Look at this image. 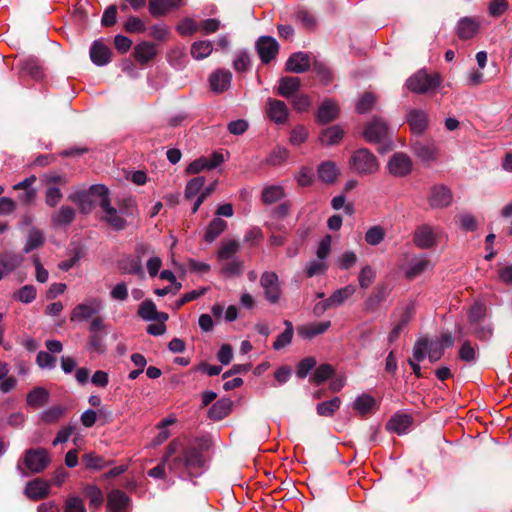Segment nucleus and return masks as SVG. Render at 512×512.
<instances>
[{
  "label": "nucleus",
  "mask_w": 512,
  "mask_h": 512,
  "mask_svg": "<svg viewBox=\"0 0 512 512\" xmlns=\"http://www.w3.org/2000/svg\"><path fill=\"white\" fill-rule=\"evenodd\" d=\"M176 30L182 36H191L199 30V26L193 19L184 18L178 23Z\"/></svg>",
  "instance_id": "57"
},
{
  "label": "nucleus",
  "mask_w": 512,
  "mask_h": 512,
  "mask_svg": "<svg viewBox=\"0 0 512 512\" xmlns=\"http://www.w3.org/2000/svg\"><path fill=\"white\" fill-rule=\"evenodd\" d=\"M442 82L438 73L428 74L420 70L407 80V88L417 94H424L437 89Z\"/></svg>",
  "instance_id": "4"
},
{
  "label": "nucleus",
  "mask_w": 512,
  "mask_h": 512,
  "mask_svg": "<svg viewBox=\"0 0 512 512\" xmlns=\"http://www.w3.org/2000/svg\"><path fill=\"white\" fill-rule=\"evenodd\" d=\"M240 249V245L235 240H229L222 242L221 247L218 251V259L220 261L230 260L233 258L234 254H236Z\"/></svg>",
  "instance_id": "45"
},
{
  "label": "nucleus",
  "mask_w": 512,
  "mask_h": 512,
  "mask_svg": "<svg viewBox=\"0 0 512 512\" xmlns=\"http://www.w3.org/2000/svg\"><path fill=\"white\" fill-rule=\"evenodd\" d=\"M376 102V97L371 92H365L356 104V111L360 114L367 113Z\"/></svg>",
  "instance_id": "59"
},
{
  "label": "nucleus",
  "mask_w": 512,
  "mask_h": 512,
  "mask_svg": "<svg viewBox=\"0 0 512 512\" xmlns=\"http://www.w3.org/2000/svg\"><path fill=\"white\" fill-rule=\"evenodd\" d=\"M406 119L413 134L421 135L428 127L429 117L424 110L411 109Z\"/></svg>",
  "instance_id": "14"
},
{
  "label": "nucleus",
  "mask_w": 512,
  "mask_h": 512,
  "mask_svg": "<svg viewBox=\"0 0 512 512\" xmlns=\"http://www.w3.org/2000/svg\"><path fill=\"white\" fill-rule=\"evenodd\" d=\"M91 61L97 66H104L110 62L111 50L101 41H94L90 48Z\"/></svg>",
  "instance_id": "24"
},
{
  "label": "nucleus",
  "mask_w": 512,
  "mask_h": 512,
  "mask_svg": "<svg viewBox=\"0 0 512 512\" xmlns=\"http://www.w3.org/2000/svg\"><path fill=\"white\" fill-rule=\"evenodd\" d=\"M227 228L226 221L217 217L208 225L204 234V240L208 243L214 242Z\"/></svg>",
  "instance_id": "35"
},
{
  "label": "nucleus",
  "mask_w": 512,
  "mask_h": 512,
  "mask_svg": "<svg viewBox=\"0 0 512 512\" xmlns=\"http://www.w3.org/2000/svg\"><path fill=\"white\" fill-rule=\"evenodd\" d=\"M385 238V230L380 225L370 227L365 233V241L371 246L379 245Z\"/></svg>",
  "instance_id": "49"
},
{
  "label": "nucleus",
  "mask_w": 512,
  "mask_h": 512,
  "mask_svg": "<svg viewBox=\"0 0 512 512\" xmlns=\"http://www.w3.org/2000/svg\"><path fill=\"white\" fill-rule=\"evenodd\" d=\"M65 408L61 405L52 406L40 414V419L44 423L51 424L57 422L64 414Z\"/></svg>",
  "instance_id": "48"
},
{
  "label": "nucleus",
  "mask_w": 512,
  "mask_h": 512,
  "mask_svg": "<svg viewBox=\"0 0 512 512\" xmlns=\"http://www.w3.org/2000/svg\"><path fill=\"white\" fill-rule=\"evenodd\" d=\"M119 211L125 216V217H138L139 210L137 206V202L134 198L128 197L123 198L118 203Z\"/></svg>",
  "instance_id": "46"
},
{
  "label": "nucleus",
  "mask_w": 512,
  "mask_h": 512,
  "mask_svg": "<svg viewBox=\"0 0 512 512\" xmlns=\"http://www.w3.org/2000/svg\"><path fill=\"white\" fill-rule=\"evenodd\" d=\"M213 51V45L209 40L195 41L191 45V55L195 60H202L208 57Z\"/></svg>",
  "instance_id": "40"
},
{
  "label": "nucleus",
  "mask_w": 512,
  "mask_h": 512,
  "mask_svg": "<svg viewBox=\"0 0 512 512\" xmlns=\"http://www.w3.org/2000/svg\"><path fill=\"white\" fill-rule=\"evenodd\" d=\"M457 222L459 223L460 229L465 232H474L478 228V223L475 216L470 213L459 214L457 216Z\"/></svg>",
  "instance_id": "50"
},
{
  "label": "nucleus",
  "mask_w": 512,
  "mask_h": 512,
  "mask_svg": "<svg viewBox=\"0 0 512 512\" xmlns=\"http://www.w3.org/2000/svg\"><path fill=\"white\" fill-rule=\"evenodd\" d=\"M243 267L244 262L234 257L222 266L221 272L226 277L238 276L242 273Z\"/></svg>",
  "instance_id": "47"
},
{
  "label": "nucleus",
  "mask_w": 512,
  "mask_h": 512,
  "mask_svg": "<svg viewBox=\"0 0 512 512\" xmlns=\"http://www.w3.org/2000/svg\"><path fill=\"white\" fill-rule=\"evenodd\" d=\"M64 512H87L84 501L77 495H69L64 503Z\"/></svg>",
  "instance_id": "51"
},
{
  "label": "nucleus",
  "mask_w": 512,
  "mask_h": 512,
  "mask_svg": "<svg viewBox=\"0 0 512 512\" xmlns=\"http://www.w3.org/2000/svg\"><path fill=\"white\" fill-rule=\"evenodd\" d=\"M204 465L202 450L196 445L185 447L180 456L175 457L169 463V469L182 477L185 473L196 474Z\"/></svg>",
  "instance_id": "2"
},
{
  "label": "nucleus",
  "mask_w": 512,
  "mask_h": 512,
  "mask_svg": "<svg viewBox=\"0 0 512 512\" xmlns=\"http://www.w3.org/2000/svg\"><path fill=\"white\" fill-rule=\"evenodd\" d=\"M44 243V233L41 230L33 227L29 230L23 251L25 253H30L31 251L41 247Z\"/></svg>",
  "instance_id": "39"
},
{
  "label": "nucleus",
  "mask_w": 512,
  "mask_h": 512,
  "mask_svg": "<svg viewBox=\"0 0 512 512\" xmlns=\"http://www.w3.org/2000/svg\"><path fill=\"white\" fill-rule=\"evenodd\" d=\"M25 467L33 472L43 471L50 463V458L44 448L28 449L23 459Z\"/></svg>",
  "instance_id": "6"
},
{
  "label": "nucleus",
  "mask_w": 512,
  "mask_h": 512,
  "mask_svg": "<svg viewBox=\"0 0 512 512\" xmlns=\"http://www.w3.org/2000/svg\"><path fill=\"white\" fill-rule=\"evenodd\" d=\"M478 28V23L475 20L464 17L458 21L457 35L462 40H469L476 35Z\"/></svg>",
  "instance_id": "29"
},
{
  "label": "nucleus",
  "mask_w": 512,
  "mask_h": 512,
  "mask_svg": "<svg viewBox=\"0 0 512 512\" xmlns=\"http://www.w3.org/2000/svg\"><path fill=\"white\" fill-rule=\"evenodd\" d=\"M14 298L25 304L31 303L36 298V289L32 285H25L15 293Z\"/></svg>",
  "instance_id": "61"
},
{
  "label": "nucleus",
  "mask_w": 512,
  "mask_h": 512,
  "mask_svg": "<svg viewBox=\"0 0 512 512\" xmlns=\"http://www.w3.org/2000/svg\"><path fill=\"white\" fill-rule=\"evenodd\" d=\"M469 333L479 341H490L494 333V325L487 317V308L481 302L474 303L468 313Z\"/></svg>",
  "instance_id": "1"
},
{
  "label": "nucleus",
  "mask_w": 512,
  "mask_h": 512,
  "mask_svg": "<svg viewBox=\"0 0 512 512\" xmlns=\"http://www.w3.org/2000/svg\"><path fill=\"white\" fill-rule=\"evenodd\" d=\"M204 183H205L204 177H195V178L191 179L185 187V191H184L185 198L192 199L197 194L201 193Z\"/></svg>",
  "instance_id": "52"
},
{
  "label": "nucleus",
  "mask_w": 512,
  "mask_h": 512,
  "mask_svg": "<svg viewBox=\"0 0 512 512\" xmlns=\"http://www.w3.org/2000/svg\"><path fill=\"white\" fill-rule=\"evenodd\" d=\"M334 374V369L330 364H321L318 366L311 378L316 384H321Z\"/></svg>",
  "instance_id": "56"
},
{
  "label": "nucleus",
  "mask_w": 512,
  "mask_h": 512,
  "mask_svg": "<svg viewBox=\"0 0 512 512\" xmlns=\"http://www.w3.org/2000/svg\"><path fill=\"white\" fill-rule=\"evenodd\" d=\"M389 126L381 117H373L365 126L363 135L368 142L379 143L389 135Z\"/></svg>",
  "instance_id": "8"
},
{
  "label": "nucleus",
  "mask_w": 512,
  "mask_h": 512,
  "mask_svg": "<svg viewBox=\"0 0 512 512\" xmlns=\"http://www.w3.org/2000/svg\"><path fill=\"white\" fill-rule=\"evenodd\" d=\"M431 267V262L427 259L426 256L415 257L412 259L409 266L405 270V276L407 279H414Z\"/></svg>",
  "instance_id": "27"
},
{
  "label": "nucleus",
  "mask_w": 512,
  "mask_h": 512,
  "mask_svg": "<svg viewBox=\"0 0 512 512\" xmlns=\"http://www.w3.org/2000/svg\"><path fill=\"white\" fill-rule=\"evenodd\" d=\"M339 106L332 100H325L318 108L316 120L321 124L334 121L339 115Z\"/></svg>",
  "instance_id": "23"
},
{
  "label": "nucleus",
  "mask_w": 512,
  "mask_h": 512,
  "mask_svg": "<svg viewBox=\"0 0 512 512\" xmlns=\"http://www.w3.org/2000/svg\"><path fill=\"white\" fill-rule=\"evenodd\" d=\"M338 174L339 170L335 162H321L318 167L319 178L326 183L334 182Z\"/></svg>",
  "instance_id": "41"
},
{
  "label": "nucleus",
  "mask_w": 512,
  "mask_h": 512,
  "mask_svg": "<svg viewBox=\"0 0 512 512\" xmlns=\"http://www.w3.org/2000/svg\"><path fill=\"white\" fill-rule=\"evenodd\" d=\"M155 55V46L150 42H141L134 48V57L141 64L148 63L155 57Z\"/></svg>",
  "instance_id": "32"
},
{
  "label": "nucleus",
  "mask_w": 512,
  "mask_h": 512,
  "mask_svg": "<svg viewBox=\"0 0 512 512\" xmlns=\"http://www.w3.org/2000/svg\"><path fill=\"white\" fill-rule=\"evenodd\" d=\"M231 410V402L228 399H221L214 403L208 410V417L211 420L219 421L226 417Z\"/></svg>",
  "instance_id": "36"
},
{
  "label": "nucleus",
  "mask_w": 512,
  "mask_h": 512,
  "mask_svg": "<svg viewBox=\"0 0 512 512\" xmlns=\"http://www.w3.org/2000/svg\"><path fill=\"white\" fill-rule=\"evenodd\" d=\"M375 406V398L366 393L358 396L352 404V408L360 415H366L370 413L375 408Z\"/></svg>",
  "instance_id": "34"
},
{
  "label": "nucleus",
  "mask_w": 512,
  "mask_h": 512,
  "mask_svg": "<svg viewBox=\"0 0 512 512\" xmlns=\"http://www.w3.org/2000/svg\"><path fill=\"white\" fill-rule=\"evenodd\" d=\"M233 68L237 72H246L251 67V60L249 54L246 51H239L236 53L232 64Z\"/></svg>",
  "instance_id": "55"
},
{
  "label": "nucleus",
  "mask_w": 512,
  "mask_h": 512,
  "mask_svg": "<svg viewBox=\"0 0 512 512\" xmlns=\"http://www.w3.org/2000/svg\"><path fill=\"white\" fill-rule=\"evenodd\" d=\"M21 73L32 77L35 80L41 79L44 75L40 60L33 56L21 59L18 63Z\"/></svg>",
  "instance_id": "22"
},
{
  "label": "nucleus",
  "mask_w": 512,
  "mask_h": 512,
  "mask_svg": "<svg viewBox=\"0 0 512 512\" xmlns=\"http://www.w3.org/2000/svg\"><path fill=\"white\" fill-rule=\"evenodd\" d=\"M260 285L264 290L266 300L271 304L278 303L282 293L278 275L272 271H265L261 275Z\"/></svg>",
  "instance_id": "7"
},
{
  "label": "nucleus",
  "mask_w": 512,
  "mask_h": 512,
  "mask_svg": "<svg viewBox=\"0 0 512 512\" xmlns=\"http://www.w3.org/2000/svg\"><path fill=\"white\" fill-rule=\"evenodd\" d=\"M414 243L421 249H429L436 244V234L429 225L419 226L414 233Z\"/></svg>",
  "instance_id": "16"
},
{
  "label": "nucleus",
  "mask_w": 512,
  "mask_h": 512,
  "mask_svg": "<svg viewBox=\"0 0 512 512\" xmlns=\"http://www.w3.org/2000/svg\"><path fill=\"white\" fill-rule=\"evenodd\" d=\"M300 85L301 82L298 77H282L279 80L277 94L284 98H290L294 93H296L299 90Z\"/></svg>",
  "instance_id": "28"
},
{
  "label": "nucleus",
  "mask_w": 512,
  "mask_h": 512,
  "mask_svg": "<svg viewBox=\"0 0 512 512\" xmlns=\"http://www.w3.org/2000/svg\"><path fill=\"white\" fill-rule=\"evenodd\" d=\"M182 0H149V12L155 17L165 16L172 10L179 8Z\"/></svg>",
  "instance_id": "18"
},
{
  "label": "nucleus",
  "mask_w": 512,
  "mask_h": 512,
  "mask_svg": "<svg viewBox=\"0 0 512 512\" xmlns=\"http://www.w3.org/2000/svg\"><path fill=\"white\" fill-rule=\"evenodd\" d=\"M100 208L103 212L101 219L105 221L113 230L122 231L127 227L126 217L111 204L110 194L100 202Z\"/></svg>",
  "instance_id": "5"
},
{
  "label": "nucleus",
  "mask_w": 512,
  "mask_h": 512,
  "mask_svg": "<svg viewBox=\"0 0 512 512\" xmlns=\"http://www.w3.org/2000/svg\"><path fill=\"white\" fill-rule=\"evenodd\" d=\"M256 50L264 64L270 63L279 52L278 42L270 36H262L256 42Z\"/></svg>",
  "instance_id": "10"
},
{
  "label": "nucleus",
  "mask_w": 512,
  "mask_h": 512,
  "mask_svg": "<svg viewBox=\"0 0 512 512\" xmlns=\"http://www.w3.org/2000/svg\"><path fill=\"white\" fill-rule=\"evenodd\" d=\"M328 265L325 261L321 259H316L310 261L305 268L306 276L311 278L316 275L323 274L327 271Z\"/></svg>",
  "instance_id": "60"
},
{
  "label": "nucleus",
  "mask_w": 512,
  "mask_h": 512,
  "mask_svg": "<svg viewBox=\"0 0 512 512\" xmlns=\"http://www.w3.org/2000/svg\"><path fill=\"white\" fill-rule=\"evenodd\" d=\"M388 171L391 175L402 177L412 170V162H388Z\"/></svg>",
  "instance_id": "58"
},
{
  "label": "nucleus",
  "mask_w": 512,
  "mask_h": 512,
  "mask_svg": "<svg viewBox=\"0 0 512 512\" xmlns=\"http://www.w3.org/2000/svg\"><path fill=\"white\" fill-rule=\"evenodd\" d=\"M284 190L280 185L265 186L262 190V201L265 204H273L284 197Z\"/></svg>",
  "instance_id": "42"
},
{
  "label": "nucleus",
  "mask_w": 512,
  "mask_h": 512,
  "mask_svg": "<svg viewBox=\"0 0 512 512\" xmlns=\"http://www.w3.org/2000/svg\"><path fill=\"white\" fill-rule=\"evenodd\" d=\"M75 217V209L63 205L51 216V222L56 227H67L74 221Z\"/></svg>",
  "instance_id": "26"
},
{
  "label": "nucleus",
  "mask_w": 512,
  "mask_h": 512,
  "mask_svg": "<svg viewBox=\"0 0 512 512\" xmlns=\"http://www.w3.org/2000/svg\"><path fill=\"white\" fill-rule=\"evenodd\" d=\"M375 277V270L369 265L364 266L358 275L360 287L363 289L368 288L373 283Z\"/></svg>",
  "instance_id": "62"
},
{
  "label": "nucleus",
  "mask_w": 512,
  "mask_h": 512,
  "mask_svg": "<svg viewBox=\"0 0 512 512\" xmlns=\"http://www.w3.org/2000/svg\"><path fill=\"white\" fill-rule=\"evenodd\" d=\"M351 170L360 175L373 174L378 171V162H351Z\"/></svg>",
  "instance_id": "54"
},
{
  "label": "nucleus",
  "mask_w": 512,
  "mask_h": 512,
  "mask_svg": "<svg viewBox=\"0 0 512 512\" xmlns=\"http://www.w3.org/2000/svg\"><path fill=\"white\" fill-rule=\"evenodd\" d=\"M459 358L469 364H474L478 358L477 346L465 340L459 349Z\"/></svg>",
  "instance_id": "44"
},
{
  "label": "nucleus",
  "mask_w": 512,
  "mask_h": 512,
  "mask_svg": "<svg viewBox=\"0 0 512 512\" xmlns=\"http://www.w3.org/2000/svg\"><path fill=\"white\" fill-rule=\"evenodd\" d=\"M84 496L89 500L91 509H98L104 502V495L101 489L93 484H88L83 488Z\"/></svg>",
  "instance_id": "33"
},
{
  "label": "nucleus",
  "mask_w": 512,
  "mask_h": 512,
  "mask_svg": "<svg viewBox=\"0 0 512 512\" xmlns=\"http://www.w3.org/2000/svg\"><path fill=\"white\" fill-rule=\"evenodd\" d=\"M341 405V399L337 396L316 405L317 414L324 417H331Z\"/></svg>",
  "instance_id": "43"
},
{
  "label": "nucleus",
  "mask_w": 512,
  "mask_h": 512,
  "mask_svg": "<svg viewBox=\"0 0 512 512\" xmlns=\"http://www.w3.org/2000/svg\"><path fill=\"white\" fill-rule=\"evenodd\" d=\"M344 136V130L339 125H333L326 129H324L320 136L319 140L321 144L331 146L337 144L341 141Z\"/></svg>",
  "instance_id": "31"
},
{
  "label": "nucleus",
  "mask_w": 512,
  "mask_h": 512,
  "mask_svg": "<svg viewBox=\"0 0 512 512\" xmlns=\"http://www.w3.org/2000/svg\"><path fill=\"white\" fill-rule=\"evenodd\" d=\"M50 483L37 478L26 484L24 493L31 500H40L49 494Z\"/></svg>",
  "instance_id": "17"
},
{
  "label": "nucleus",
  "mask_w": 512,
  "mask_h": 512,
  "mask_svg": "<svg viewBox=\"0 0 512 512\" xmlns=\"http://www.w3.org/2000/svg\"><path fill=\"white\" fill-rule=\"evenodd\" d=\"M428 202L433 209L448 207L452 202V193L446 186H434L430 191Z\"/></svg>",
  "instance_id": "15"
},
{
  "label": "nucleus",
  "mask_w": 512,
  "mask_h": 512,
  "mask_svg": "<svg viewBox=\"0 0 512 512\" xmlns=\"http://www.w3.org/2000/svg\"><path fill=\"white\" fill-rule=\"evenodd\" d=\"M413 422L409 414L396 413L386 424V429L390 432L402 435L408 432Z\"/></svg>",
  "instance_id": "20"
},
{
  "label": "nucleus",
  "mask_w": 512,
  "mask_h": 512,
  "mask_svg": "<svg viewBox=\"0 0 512 512\" xmlns=\"http://www.w3.org/2000/svg\"><path fill=\"white\" fill-rule=\"evenodd\" d=\"M331 327L329 320L322 322H314L299 326L297 328L298 335L306 340H311L314 337L325 333Z\"/></svg>",
  "instance_id": "21"
},
{
  "label": "nucleus",
  "mask_w": 512,
  "mask_h": 512,
  "mask_svg": "<svg viewBox=\"0 0 512 512\" xmlns=\"http://www.w3.org/2000/svg\"><path fill=\"white\" fill-rule=\"evenodd\" d=\"M267 117L276 124L286 123V121L288 120L287 105L281 100L268 98Z\"/></svg>",
  "instance_id": "13"
},
{
  "label": "nucleus",
  "mask_w": 512,
  "mask_h": 512,
  "mask_svg": "<svg viewBox=\"0 0 512 512\" xmlns=\"http://www.w3.org/2000/svg\"><path fill=\"white\" fill-rule=\"evenodd\" d=\"M296 20L301 23V25L308 30H312L316 27V19L313 14H311L306 9H299L296 12Z\"/></svg>",
  "instance_id": "64"
},
{
  "label": "nucleus",
  "mask_w": 512,
  "mask_h": 512,
  "mask_svg": "<svg viewBox=\"0 0 512 512\" xmlns=\"http://www.w3.org/2000/svg\"><path fill=\"white\" fill-rule=\"evenodd\" d=\"M103 309L100 299L92 298L85 303L76 305L71 314V321H86Z\"/></svg>",
  "instance_id": "9"
},
{
  "label": "nucleus",
  "mask_w": 512,
  "mask_h": 512,
  "mask_svg": "<svg viewBox=\"0 0 512 512\" xmlns=\"http://www.w3.org/2000/svg\"><path fill=\"white\" fill-rule=\"evenodd\" d=\"M356 287L352 284L346 285L335 290L329 297L328 300L333 308L342 306L354 293Z\"/></svg>",
  "instance_id": "30"
},
{
  "label": "nucleus",
  "mask_w": 512,
  "mask_h": 512,
  "mask_svg": "<svg viewBox=\"0 0 512 512\" xmlns=\"http://www.w3.org/2000/svg\"><path fill=\"white\" fill-rule=\"evenodd\" d=\"M49 399V392L43 387L32 389L26 397L27 405L33 408L43 406Z\"/></svg>",
  "instance_id": "38"
},
{
  "label": "nucleus",
  "mask_w": 512,
  "mask_h": 512,
  "mask_svg": "<svg viewBox=\"0 0 512 512\" xmlns=\"http://www.w3.org/2000/svg\"><path fill=\"white\" fill-rule=\"evenodd\" d=\"M108 333H90L87 342V350L97 355L104 354L106 347V336Z\"/></svg>",
  "instance_id": "37"
},
{
  "label": "nucleus",
  "mask_w": 512,
  "mask_h": 512,
  "mask_svg": "<svg viewBox=\"0 0 512 512\" xmlns=\"http://www.w3.org/2000/svg\"><path fill=\"white\" fill-rule=\"evenodd\" d=\"M310 68V58L304 52H296L290 55L285 64V69L292 73H304Z\"/></svg>",
  "instance_id": "19"
},
{
  "label": "nucleus",
  "mask_w": 512,
  "mask_h": 512,
  "mask_svg": "<svg viewBox=\"0 0 512 512\" xmlns=\"http://www.w3.org/2000/svg\"><path fill=\"white\" fill-rule=\"evenodd\" d=\"M109 189L103 184L91 185L88 190H77L69 195V199L75 203L83 214L92 211L95 205L100 207V202L109 195Z\"/></svg>",
  "instance_id": "3"
},
{
  "label": "nucleus",
  "mask_w": 512,
  "mask_h": 512,
  "mask_svg": "<svg viewBox=\"0 0 512 512\" xmlns=\"http://www.w3.org/2000/svg\"><path fill=\"white\" fill-rule=\"evenodd\" d=\"M131 499L122 490L114 489L107 497L109 512H130Z\"/></svg>",
  "instance_id": "12"
},
{
  "label": "nucleus",
  "mask_w": 512,
  "mask_h": 512,
  "mask_svg": "<svg viewBox=\"0 0 512 512\" xmlns=\"http://www.w3.org/2000/svg\"><path fill=\"white\" fill-rule=\"evenodd\" d=\"M180 443L173 440L167 447L165 455L161 458L160 463L148 471V475L155 479H163L165 477V465L168 463L170 457L176 453Z\"/></svg>",
  "instance_id": "25"
},
{
  "label": "nucleus",
  "mask_w": 512,
  "mask_h": 512,
  "mask_svg": "<svg viewBox=\"0 0 512 512\" xmlns=\"http://www.w3.org/2000/svg\"><path fill=\"white\" fill-rule=\"evenodd\" d=\"M232 73L223 68L216 69L208 77L210 90L215 94H221L230 88Z\"/></svg>",
  "instance_id": "11"
},
{
  "label": "nucleus",
  "mask_w": 512,
  "mask_h": 512,
  "mask_svg": "<svg viewBox=\"0 0 512 512\" xmlns=\"http://www.w3.org/2000/svg\"><path fill=\"white\" fill-rule=\"evenodd\" d=\"M138 315L147 321H155L157 319L156 305L151 300L144 301L138 309Z\"/></svg>",
  "instance_id": "53"
},
{
  "label": "nucleus",
  "mask_w": 512,
  "mask_h": 512,
  "mask_svg": "<svg viewBox=\"0 0 512 512\" xmlns=\"http://www.w3.org/2000/svg\"><path fill=\"white\" fill-rule=\"evenodd\" d=\"M82 460L88 469L101 470L106 465L104 458L93 452L85 454Z\"/></svg>",
  "instance_id": "63"
}]
</instances>
